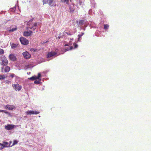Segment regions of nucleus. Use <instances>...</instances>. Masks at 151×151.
I'll return each mask as SVG.
<instances>
[{
  "mask_svg": "<svg viewBox=\"0 0 151 151\" xmlns=\"http://www.w3.org/2000/svg\"><path fill=\"white\" fill-rule=\"evenodd\" d=\"M0 60L1 62H0V64L4 66L6 65L8 63V60L7 58L4 56L1 57Z\"/></svg>",
  "mask_w": 151,
  "mask_h": 151,
  "instance_id": "1",
  "label": "nucleus"
},
{
  "mask_svg": "<svg viewBox=\"0 0 151 151\" xmlns=\"http://www.w3.org/2000/svg\"><path fill=\"white\" fill-rule=\"evenodd\" d=\"M43 4H48L51 6H56V4L53 0H44L43 1Z\"/></svg>",
  "mask_w": 151,
  "mask_h": 151,
  "instance_id": "2",
  "label": "nucleus"
},
{
  "mask_svg": "<svg viewBox=\"0 0 151 151\" xmlns=\"http://www.w3.org/2000/svg\"><path fill=\"white\" fill-rule=\"evenodd\" d=\"M57 56V53L56 52L51 51L50 52H48L47 53L46 58H52L53 57H56Z\"/></svg>",
  "mask_w": 151,
  "mask_h": 151,
  "instance_id": "3",
  "label": "nucleus"
},
{
  "mask_svg": "<svg viewBox=\"0 0 151 151\" xmlns=\"http://www.w3.org/2000/svg\"><path fill=\"white\" fill-rule=\"evenodd\" d=\"M27 25L29 26V27H27L30 29H31L33 30H35V29L36 28V27L37 25V23H35L33 24V25L32 24V22H29L28 23Z\"/></svg>",
  "mask_w": 151,
  "mask_h": 151,
  "instance_id": "4",
  "label": "nucleus"
},
{
  "mask_svg": "<svg viewBox=\"0 0 151 151\" xmlns=\"http://www.w3.org/2000/svg\"><path fill=\"white\" fill-rule=\"evenodd\" d=\"M21 43L24 45H27L29 44V41L23 37H21L19 39Z\"/></svg>",
  "mask_w": 151,
  "mask_h": 151,
  "instance_id": "5",
  "label": "nucleus"
},
{
  "mask_svg": "<svg viewBox=\"0 0 151 151\" xmlns=\"http://www.w3.org/2000/svg\"><path fill=\"white\" fill-rule=\"evenodd\" d=\"M12 86L14 89L16 91H19L22 88V86L18 84H12Z\"/></svg>",
  "mask_w": 151,
  "mask_h": 151,
  "instance_id": "6",
  "label": "nucleus"
},
{
  "mask_svg": "<svg viewBox=\"0 0 151 151\" xmlns=\"http://www.w3.org/2000/svg\"><path fill=\"white\" fill-rule=\"evenodd\" d=\"M15 127V125H14L7 124V125L5 126V128L7 130H9L12 129L14 128Z\"/></svg>",
  "mask_w": 151,
  "mask_h": 151,
  "instance_id": "7",
  "label": "nucleus"
},
{
  "mask_svg": "<svg viewBox=\"0 0 151 151\" xmlns=\"http://www.w3.org/2000/svg\"><path fill=\"white\" fill-rule=\"evenodd\" d=\"M10 69V68L8 66H6L5 68L4 66H3L1 68V71L2 72H9Z\"/></svg>",
  "mask_w": 151,
  "mask_h": 151,
  "instance_id": "8",
  "label": "nucleus"
},
{
  "mask_svg": "<svg viewBox=\"0 0 151 151\" xmlns=\"http://www.w3.org/2000/svg\"><path fill=\"white\" fill-rule=\"evenodd\" d=\"M26 113L28 115L37 114L40 113L39 111H28L26 112Z\"/></svg>",
  "mask_w": 151,
  "mask_h": 151,
  "instance_id": "9",
  "label": "nucleus"
},
{
  "mask_svg": "<svg viewBox=\"0 0 151 151\" xmlns=\"http://www.w3.org/2000/svg\"><path fill=\"white\" fill-rule=\"evenodd\" d=\"M23 55L24 58L29 59L30 58L31 55L27 51H26L23 53Z\"/></svg>",
  "mask_w": 151,
  "mask_h": 151,
  "instance_id": "10",
  "label": "nucleus"
},
{
  "mask_svg": "<svg viewBox=\"0 0 151 151\" xmlns=\"http://www.w3.org/2000/svg\"><path fill=\"white\" fill-rule=\"evenodd\" d=\"M15 106L13 105H8L5 106V109H9V110H12L14 108Z\"/></svg>",
  "mask_w": 151,
  "mask_h": 151,
  "instance_id": "11",
  "label": "nucleus"
},
{
  "mask_svg": "<svg viewBox=\"0 0 151 151\" xmlns=\"http://www.w3.org/2000/svg\"><path fill=\"white\" fill-rule=\"evenodd\" d=\"M12 26H11L10 27V29H9L8 30V31L9 32H13L14 31H16L17 30V28L16 26H14L13 28H12Z\"/></svg>",
  "mask_w": 151,
  "mask_h": 151,
  "instance_id": "12",
  "label": "nucleus"
},
{
  "mask_svg": "<svg viewBox=\"0 0 151 151\" xmlns=\"http://www.w3.org/2000/svg\"><path fill=\"white\" fill-rule=\"evenodd\" d=\"M32 32L30 31L29 32L28 31L25 32L23 33V35L24 36H30Z\"/></svg>",
  "mask_w": 151,
  "mask_h": 151,
  "instance_id": "13",
  "label": "nucleus"
},
{
  "mask_svg": "<svg viewBox=\"0 0 151 151\" xmlns=\"http://www.w3.org/2000/svg\"><path fill=\"white\" fill-rule=\"evenodd\" d=\"M9 58L12 61H15L16 59V57L13 54H10L9 56Z\"/></svg>",
  "mask_w": 151,
  "mask_h": 151,
  "instance_id": "14",
  "label": "nucleus"
},
{
  "mask_svg": "<svg viewBox=\"0 0 151 151\" xmlns=\"http://www.w3.org/2000/svg\"><path fill=\"white\" fill-rule=\"evenodd\" d=\"M17 46V45L16 44H12L11 46V48L12 49H14Z\"/></svg>",
  "mask_w": 151,
  "mask_h": 151,
  "instance_id": "15",
  "label": "nucleus"
},
{
  "mask_svg": "<svg viewBox=\"0 0 151 151\" xmlns=\"http://www.w3.org/2000/svg\"><path fill=\"white\" fill-rule=\"evenodd\" d=\"M5 75H0V80L4 79L6 78Z\"/></svg>",
  "mask_w": 151,
  "mask_h": 151,
  "instance_id": "16",
  "label": "nucleus"
},
{
  "mask_svg": "<svg viewBox=\"0 0 151 151\" xmlns=\"http://www.w3.org/2000/svg\"><path fill=\"white\" fill-rule=\"evenodd\" d=\"M31 80H35L37 79L36 76H33L29 78Z\"/></svg>",
  "mask_w": 151,
  "mask_h": 151,
  "instance_id": "17",
  "label": "nucleus"
},
{
  "mask_svg": "<svg viewBox=\"0 0 151 151\" xmlns=\"http://www.w3.org/2000/svg\"><path fill=\"white\" fill-rule=\"evenodd\" d=\"M109 25L108 24H104V28L105 29H108Z\"/></svg>",
  "mask_w": 151,
  "mask_h": 151,
  "instance_id": "18",
  "label": "nucleus"
},
{
  "mask_svg": "<svg viewBox=\"0 0 151 151\" xmlns=\"http://www.w3.org/2000/svg\"><path fill=\"white\" fill-rule=\"evenodd\" d=\"M84 20H81L79 21V24L81 25H82L83 24Z\"/></svg>",
  "mask_w": 151,
  "mask_h": 151,
  "instance_id": "19",
  "label": "nucleus"
},
{
  "mask_svg": "<svg viewBox=\"0 0 151 151\" xmlns=\"http://www.w3.org/2000/svg\"><path fill=\"white\" fill-rule=\"evenodd\" d=\"M4 53V51L3 49H0V54L2 55Z\"/></svg>",
  "mask_w": 151,
  "mask_h": 151,
  "instance_id": "20",
  "label": "nucleus"
},
{
  "mask_svg": "<svg viewBox=\"0 0 151 151\" xmlns=\"http://www.w3.org/2000/svg\"><path fill=\"white\" fill-rule=\"evenodd\" d=\"M2 112H4L5 113L7 114H9V115L10 114V113L9 112H7V111H6V110H2Z\"/></svg>",
  "mask_w": 151,
  "mask_h": 151,
  "instance_id": "21",
  "label": "nucleus"
},
{
  "mask_svg": "<svg viewBox=\"0 0 151 151\" xmlns=\"http://www.w3.org/2000/svg\"><path fill=\"white\" fill-rule=\"evenodd\" d=\"M61 1L62 2H65L67 4L68 3L69 0H61Z\"/></svg>",
  "mask_w": 151,
  "mask_h": 151,
  "instance_id": "22",
  "label": "nucleus"
},
{
  "mask_svg": "<svg viewBox=\"0 0 151 151\" xmlns=\"http://www.w3.org/2000/svg\"><path fill=\"white\" fill-rule=\"evenodd\" d=\"M34 83L35 84H38L40 83V81L35 80L34 81Z\"/></svg>",
  "mask_w": 151,
  "mask_h": 151,
  "instance_id": "23",
  "label": "nucleus"
},
{
  "mask_svg": "<svg viewBox=\"0 0 151 151\" xmlns=\"http://www.w3.org/2000/svg\"><path fill=\"white\" fill-rule=\"evenodd\" d=\"M18 143V141L17 140H15L14 141V142L13 144V145H14L17 144Z\"/></svg>",
  "mask_w": 151,
  "mask_h": 151,
  "instance_id": "24",
  "label": "nucleus"
},
{
  "mask_svg": "<svg viewBox=\"0 0 151 151\" xmlns=\"http://www.w3.org/2000/svg\"><path fill=\"white\" fill-rule=\"evenodd\" d=\"M65 33L69 35H72L73 34V33H68L67 32H65Z\"/></svg>",
  "mask_w": 151,
  "mask_h": 151,
  "instance_id": "25",
  "label": "nucleus"
},
{
  "mask_svg": "<svg viewBox=\"0 0 151 151\" xmlns=\"http://www.w3.org/2000/svg\"><path fill=\"white\" fill-rule=\"evenodd\" d=\"M73 45L74 46L75 48H76L78 46V45L75 43H73Z\"/></svg>",
  "mask_w": 151,
  "mask_h": 151,
  "instance_id": "26",
  "label": "nucleus"
},
{
  "mask_svg": "<svg viewBox=\"0 0 151 151\" xmlns=\"http://www.w3.org/2000/svg\"><path fill=\"white\" fill-rule=\"evenodd\" d=\"M5 82L7 84H9L11 83V81H9L6 80L5 81Z\"/></svg>",
  "mask_w": 151,
  "mask_h": 151,
  "instance_id": "27",
  "label": "nucleus"
},
{
  "mask_svg": "<svg viewBox=\"0 0 151 151\" xmlns=\"http://www.w3.org/2000/svg\"><path fill=\"white\" fill-rule=\"evenodd\" d=\"M15 76V75L14 74L12 73V74H10V76L12 77V78H13Z\"/></svg>",
  "mask_w": 151,
  "mask_h": 151,
  "instance_id": "28",
  "label": "nucleus"
},
{
  "mask_svg": "<svg viewBox=\"0 0 151 151\" xmlns=\"http://www.w3.org/2000/svg\"><path fill=\"white\" fill-rule=\"evenodd\" d=\"M40 76H41V74L40 73H38V76H36L37 78V79H39V78L40 77Z\"/></svg>",
  "mask_w": 151,
  "mask_h": 151,
  "instance_id": "29",
  "label": "nucleus"
},
{
  "mask_svg": "<svg viewBox=\"0 0 151 151\" xmlns=\"http://www.w3.org/2000/svg\"><path fill=\"white\" fill-rule=\"evenodd\" d=\"M0 145L4 146V147H6V146L5 145L1 143H0Z\"/></svg>",
  "mask_w": 151,
  "mask_h": 151,
  "instance_id": "30",
  "label": "nucleus"
},
{
  "mask_svg": "<svg viewBox=\"0 0 151 151\" xmlns=\"http://www.w3.org/2000/svg\"><path fill=\"white\" fill-rule=\"evenodd\" d=\"M82 36V35H78V37H80V38H81V37Z\"/></svg>",
  "mask_w": 151,
  "mask_h": 151,
  "instance_id": "31",
  "label": "nucleus"
},
{
  "mask_svg": "<svg viewBox=\"0 0 151 151\" xmlns=\"http://www.w3.org/2000/svg\"><path fill=\"white\" fill-rule=\"evenodd\" d=\"M61 35L60 34L59 35V36H58V38H59V39H60V38H61Z\"/></svg>",
  "mask_w": 151,
  "mask_h": 151,
  "instance_id": "32",
  "label": "nucleus"
},
{
  "mask_svg": "<svg viewBox=\"0 0 151 151\" xmlns=\"http://www.w3.org/2000/svg\"><path fill=\"white\" fill-rule=\"evenodd\" d=\"M73 49V47L72 46H71L70 48V50H72Z\"/></svg>",
  "mask_w": 151,
  "mask_h": 151,
  "instance_id": "33",
  "label": "nucleus"
},
{
  "mask_svg": "<svg viewBox=\"0 0 151 151\" xmlns=\"http://www.w3.org/2000/svg\"><path fill=\"white\" fill-rule=\"evenodd\" d=\"M4 144H5V145H8V143L7 142H4Z\"/></svg>",
  "mask_w": 151,
  "mask_h": 151,
  "instance_id": "34",
  "label": "nucleus"
},
{
  "mask_svg": "<svg viewBox=\"0 0 151 151\" xmlns=\"http://www.w3.org/2000/svg\"><path fill=\"white\" fill-rule=\"evenodd\" d=\"M80 38H81L78 37V41H80Z\"/></svg>",
  "mask_w": 151,
  "mask_h": 151,
  "instance_id": "35",
  "label": "nucleus"
},
{
  "mask_svg": "<svg viewBox=\"0 0 151 151\" xmlns=\"http://www.w3.org/2000/svg\"><path fill=\"white\" fill-rule=\"evenodd\" d=\"M69 45H68V44H65V46H68Z\"/></svg>",
  "mask_w": 151,
  "mask_h": 151,
  "instance_id": "36",
  "label": "nucleus"
},
{
  "mask_svg": "<svg viewBox=\"0 0 151 151\" xmlns=\"http://www.w3.org/2000/svg\"><path fill=\"white\" fill-rule=\"evenodd\" d=\"M4 147V146H3V147H1L0 148V150H2V149H3Z\"/></svg>",
  "mask_w": 151,
  "mask_h": 151,
  "instance_id": "37",
  "label": "nucleus"
},
{
  "mask_svg": "<svg viewBox=\"0 0 151 151\" xmlns=\"http://www.w3.org/2000/svg\"><path fill=\"white\" fill-rule=\"evenodd\" d=\"M81 35H82V36L83 35H84V33H83V32H81Z\"/></svg>",
  "mask_w": 151,
  "mask_h": 151,
  "instance_id": "38",
  "label": "nucleus"
},
{
  "mask_svg": "<svg viewBox=\"0 0 151 151\" xmlns=\"http://www.w3.org/2000/svg\"><path fill=\"white\" fill-rule=\"evenodd\" d=\"M68 50H69V49H66L65 50V51H68Z\"/></svg>",
  "mask_w": 151,
  "mask_h": 151,
  "instance_id": "39",
  "label": "nucleus"
},
{
  "mask_svg": "<svg viewBox=\"0 0 151 151\" xmlns=\"http://www.w3.org/2000/svg\"><path fill=\"white\" fill-rule=\"evenodd\" d=\"M70 40H73V38H70Z\"/></svg>",
  "mask_w": 151,
  "mask_h": 151,
  "instance_id": "40",
  "label": "nucleus"
},
{
  "mask_svg": "<svg viewBox=\"0 0 151 151\" xmlns=\"http://www.w3.org/2000/svg\"><path fill=\"white\" fill-rule=\"evenodd\" d=\"M2 110H0V112H2Z\"/></svg>",
  "mask_w": 151,
  "mask_h": 151,
  "instance_id": "41",
  "label": "nucleus"
}]
</instances>
